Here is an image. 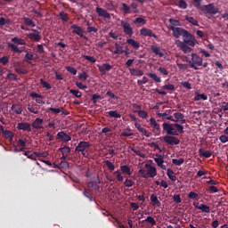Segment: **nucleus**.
Here are the masks:
<instances>
[{
  "mask_svg": "<svg viewBox=\"0 0 228 228\" xmlns=\"http://www.w3.org/2000/svg\"><path fill=\"white\" fill-rule=\"evenodd\" d=\"M66 71H68V73L76 76L77 74V69H76V68L74 67H70V66H66L65 67Z\"/></svg>",
  "mask_w": 228,
  "mask_h": 228,
  "instance_id": "nucleus-40",
  "label": "nucleus"
},
{
  "mask_svg": "<svg viewBox=\"0 0 228 228\" xmlns=\"http://www.w3.org/2000/svg\"><path fill=\"white\" fill-rule=\"evenodd\" d=\"M186 45L187 44L183 43V41H181V40H175V45H177V47H179V49H181V51H183V53H184V54H188V53H191V48H190Z\"/></svg>",
  "mask_w": 228,
  "mask_h": 228,
  "instance_id": "nucleus-11",
  "label": "nucleus"
},
{
  "mask_svg": "<svg viewBox=\"0 0 228 228\" xmlns=\"http://www.w3.org/2000/svg\"><path fill=\"white\" fill-rule=\"evenodd\" d=\"M96 13H98V16L107 20H110V13H109L105 9L102 7H96Z\"/></svg>",
  "mask_w": 228,
  "mask_h": 228,
  "instance_id": "nucleus-12",
  "label": "nucleus"
},
{
  "mask_svg": "<svg viewBox=\"0 0 228 228\" xmlns=\"http://www.w3.org/2000/svg\"><path fill=\"white\" fill-rule=\"evenodd\" d=\"M59 17L61 18V20L68 22V15L65 12H59Z\"/></svg>",
  "mask_w": 228,
  "mask_h": 228,
  "instance_id": "nucleus-60",
  "label": "nucleus"
},
{
  "mask_svg": "<svg viewBox=\"0 0 228 228\" xmlns=\"http://www.w3.org/2000/svg\"><path fill=\"white\" fill-rule=\"evenodd\" d=\"M97 100H102V95L97 94H92V103L94 104L97 103Z\"/></svg>",
  "mask_w": 228,
  "mask_h": 228,
  "instance_id": "nucleus-52",
  "label": "nucleus"
},
{
  "mask_svg": "<svg viewBox=\"0 0 228 228\" xmlns=\"http://www.w3.org/2000/svg\"><path fill=\"white\" fill-rule=\"evenodd\" d=\"M44 120L42 118H37L33 123L29 124V126H32L33 129H44V126H42Z\"/></svg>",
  "mask_w": 228,
  "mask_h": 228,
  "instance_id": "nucleus-16",
  "label": "nucleus"
},
{
  "mask_svg": "<svg viewBox=\"0 0 228 228\" xmlns=\"http://www.w3.org/2000/svg\"><path fill=\"white\" fill-rule=\"evenodd\" d=\"M162 129L167 135L162 136V140L166 144L171 145V146H176L179 145L181 141L179 138L175 136H179V134H184V126L182 125H179L177 123L175 124H170V123H162Z\"/></svg>",
  "mask_w": 228,
  "mask_h": 228,
  "instance_id": "nucleus-1",
  "label": "nucleus"
},
{
  "mask_svg": "<svg viewBox=\"0 0 228 228\" xmlns=\"http://www.w3.org/2000/svg\"><path fill=\"white\" fill-rule=\"evenodd\" d=\"M127 44L134 50H138L140 48V44L133 38L127 39Z\"/></svg>",
  "mask_w": 228,
  "mask_h": 228,
  "instance_id": "nucleus-24",
  "label": "nucleus"
},
{
  "mask_svg": "<svg viewBox=\"0 0 228 228\" xmlns=\"http://www.w3.org/2000/svg\"><path fill=\"white\" fill-rule=\"evenodd\" d=\"M78 77L81 81H86V78H88V75L86 72H83L79 74Z\"/></svg>",
  "mask_w": 228,
  "mask_h": 228,
  "instance_id": "nucleus-63",
  "label": "nucleus"
},
{
  "mask_svg": "<svg viewBox=\"0 0 228 228\" xmlns=\"http://www.w3.org/2000/svg\"><path fill=\"white\" fill-rule=\"evenodd\" d=\"M107 114L109 115V117L112 118H120L121 115H119V113H118V111L116 110H110L109 112H107Z\"/></svg>",
  "mask_w": 228,
  "mask_h": 228,
  "instance_id": "nucleus-41",
  "label": "nucleus"
},
{
  "mask_svg": "<svg viewBox=\"0 0 228 228\" xmlns=\"http://www.w3.org/2000/svg\"><path fill=\"white\" fill-rule=\"evenodd\" d=\"M23 20H24V24H26V26H28V27H31V28L36 27L35 22L30 18L24 17Z\"/></svg>",
  "mask_w": 228,
  "mask_h": 228,
  "instance_id": "nucleus-35",
  "label": "nucleus"
},
{
  "mask_svg": "<svg viewBox=\"0 0 228 228\" xmlns=\"http://www.w3.org/2000/svg\"><path fill=\"white\" fill-rule=\"evenodd\" d=\"M208 191L211 194L217 193V192L219 191V190H217V188H216V186H214V185L208 186Z\"/></svg>",
  "mask_w": 228,
  "mask_h": 228,
  "instance_id": "nucleus-59",
  "label": "nucleus"
},
{
  "mask_svg": "<svg viewBox=\"0 0 228 228\" xmlns=\"http://www.w3.org/2000/svg\"><path fill=\"white\" fill-rule=\"evenodd\" d=\"M83 196H85V198L88 199V200L90 202L94 201V198L92 197V194L89 191H86V190H85V191H83Z\"/></svg>",
  "mask_w": 228,
  "mask_h": 228,
  "instance_id": "nucleus-54",
  "label": "nucleus"
},
{
  "mask_svg": "<svg viewBox=\"0 0 228 228\" xmlns=\"http://www.w3.org/2000/svg\"><path fill=\"white\" fill-rule=\"evenodd\" d=\"M173 118L175 119H171V122H179V120L184 119V116L181 112L173 113Z\"/></svg>",
  "mask_w": 228,
  "mask_h": 228,
  "instance_id": "nucleus-29",
  "label": "nucleus"
},
{
  "mask_svg": "<svg viewBox=\"0 0 228 228\" xmlns=\"http://www.w3.org/2000/svg\"><path fill=\"white\" fill-rule=\"evenodd\" d=\"M198 152H200V157H203L205 159L212 157V152L210 151H205V149L203 148H200V151H198Z\"/></svg>",
  "mask_w": 228,
  "mask_h": 228,
  "instance_id": "nucleus-20",
  "label": "nucleus"
},
{
  "mask_svg": "<svg viewBox=\"0 0 228 228\" xmlns=\"http://www.w3.org/2000/svg\"><path fill=\"white\" fill-rule=\"evenodd\" d=\"M192 1H193V6L198 10L203 12V13L205 14L216 15L219 12L217 8H216L212 4H208L207 5L201 6V3L203 2V0H192Z\"/></svg>",
  "mask_w": 228,
  "mask_h": 228,
  "instance_id": "nucleus-3",
  "label": "nucleus"
},
{
  "mask_svg": "<svg viewBox=\"0 0 228 228\" xmlns=\"http://www.w3.org/2000/svg\"><path fill=\"white\" fill-rule=\"evenodd\" d=\"M150 200H151V203L153 206H156L157 208H160V201L157 198V195L151 194L150 197Z\"/></svg>",
  "mask_w": 228,
  "mask_h": 228,
  "instance_id": "nucleus-26",
  "label": "nucleus"
},
{
  "mask_svg": "<svg viewBox=\"0 0 228 228\" xmlns=\"http://www.w3.org/2000/svg\"><path fill=\"white\" fill-rule=\"evenodd\" d=\"M134 185V182H133V180L131 179H126V182H124V186H126V188H131Z\"/></svg>",
  "mask_w": 228,
  "mask_h": 228,
  "instance_id": "nucleus-48",
  "label": "nucleus"
},
{
  "mask_svg": "<svg viewBox=\"0 0 228 228\" xmlns=\"http://www.w3.org/2000/svg\"><path fill=\"white\" fill-rule=\"evenodd\" d=\"M133 23L144 25L145 20H143V18L138 17V18L134 19V21H133Z\"/></svg>",
  "mask_w": 228,
  "mask_h": 228,
  "instance_id": "nucleus-58",
  "label": "nucleus"
},
{
  "mask_svg": "<svg viewBox=\"0 0 228 228\" xmlns=\"http://www.w3.org/2000/svg\"><path fill=\"white\" fill-rule=\"evenodd\" d=\"M140 35L142 37L155 38V40L159 39L157 35H155L151 29H149L147 28H142V29H140Z\"/></svg>",
  "mask_w": 228,
  "mask_h": 228,
  "instance_id": "nucleus-10",
  "label": "nucleus"
},
{
  "mask_svg": "<svg viewBox=\"0 0 228 228\" xmlns=\"http://www.w3.org/2000/svg\"><path fill=\"white\" fill-rule=\"evenodd\" d=\"M187 4L184 0H179V8L184 10L187 8Z\"/></svg>",
  "mask_w": 228,
  "mask_h": 228,
  "instance_id": "nucleus-61",
  "label": "nucleus"
},
{
  "mask_svg": "<svg viewBox=\"0 0 228 228\" xmlns=\"http://www.w3.org/2000/svg\"><path fill=\"white\" fill-rule=\"evenodd\" d=\"M151 52L160 58L164 57V53L156 45H151Z\"/></svg>",
  "mask_w": 228,
  "mask_h": 228,
  "instance_id": "nucleus-23",
  "label": "nucleus"
},
{
  "mask_svg": "<svg viewBox=\"0 0 228 228\" xmlns=\"http://www.w3.org/2000/svg\"><path fill=\"white\" fill-rule=\"evenodd\" d=\"M16 45H26V40L20 37H12L11 38V43H7V48H9L11 52L18 54L24 53V47H18Z\"/></svg>",
  "mask_w": 228,
  "mask_h": 228,
  "instance_id": "nucleus-2",
  "label": "nucleus"
},
{
  "mask_svg": "<svg viewBox=\"0 0 228 228\" xmlns=\"http://www.w3.org/2000/svg\"><path fill=\"white\" fill-rule=\"evenodd\" d=\"M221 111H228V102H223V104H221V109L219 110V112Z\"/></svg>",
  "mask_w": 228,
  "mask_h": 228,
  "instance_id": "nucleus-62",
  "label": "nucleus"
},
{
  "mask_svg": "<svg viewBox=\"0 0 228 228\" xmlns=\"http://www.w3.org/2000/svg\"><path fill=\"white\" fill-rule=\"evenodd\" d=\"M142 224H148L151 226H155L157 225V221H155L154 217L148 216V217H145V220L142 221Z\"/></svg>",
  "mask_w": 228,
  "mask_h": 228,
  "instance_id": "nucleus-21",
  "label": "nucleus"
},
{
  "mask_svg": "<svg viewBox=\"0 0 228 228\" xmlns=\"http://www.w3.org/2000/svg\"><path fill=\"white\" fill-rule=\"evenodd\" d=\"M148 77H150V78L153 79V81H155V83H160L161 79L159 76H157V74L155 73H148Z\"/></svg>",
  "mask_w": 228,
  "mask_h": 228,
  "instance_id": "nucleus-42",
  "label": "nucleus"
},
{
  "mask_svg": "<svg viewBox=\"0 0 228 228\" xmlns=\"http://www.w3.org/2000/svg\"><path fill=\"white\" fill-rule=\"evenodd\" d=\"M183 37V44L188 45L191 47L195 46V44H197V40L195 37H193L192 35H187V36H181Z\"/></svg>",
  "mask_w": 228,
  "mask_h": 228,
  "instance_id": "nucleus-8",
  "label": "nucleus"
},
{
  "mask_svg": "<svg viewBox=\"0 0 228 228\" xmlns=\"http://www.w3.org/2000/svg\"><path fill=\"white\" fill-rule=\"evenodd\" d=\"M162 89L169 92H174L175 91V86L172 84H166L165 86H162Z\"/></svg>",
  "mask_w": 228,
  "mask_h": 228,
  "instance_id": "nucleus-38",
  "label": "nucleus"
},
{
  "mask_svg": "<svg viewBox=\"0 0 228 228\" xmlns=\"http://www.w3.org/2000/svg\"><path fill=\"white\" fill-rule=\"evenodd\" d=\"M28 38L33 42H40V34L29 33L28 34Z\"/></svg>",
  "mask_w": 228,
  "mask_h": 228,
  "instance_id": "nucleus-22",
  "label": "nucleus"
},
{
  "mask_svg": "<svg viewBox=\"0 0 228 228\" xmlns=\"http://www.w3.org/2000/svg\"><path fill=\"white\" fill-rule=\"evenodd\" d=\"M32 126L29 125V123H18L16 124V129L24 131V132H31Z\"/></svg>",
  "mask_w": 228,
  "mask_h": 228,
  "instance_id": "nucleus-14",
  "label": "nucleus"
},
{
  "mask_svg": "<svg viewBox=\"0 0 228 228\" xmlns=\"http://www.w3.org/2000/svg\"><path fill=\"white\" fill-rule=\"evenodd\" d=\"M171 163H173V165H175L177 167H181L183 163H184V159H171Z\"/></svg>",
  "mask_w": 228,
  "mask_h": 228,
  "instance_id": "nucleus-39",
  "label": "nucleus"
},
{
  "mask_svg": "<svg viewBox=\"0 0 228 228\" xmlns=\"http://www.w3.org/2000/svg\"><path fill=\"white\" fill-rule=\"evenodd\" d=\"M69 28H71V33L79 36V37H81V38L86 39V37L84 35L85 31L83 30V28L81 27H79L77 25H71V26H69Z\"/></svg>",
  "mask_w": 228,
  "mask_h": 228,
  "instance_id": "nucleus-9",
  "label": "nucleus"
},
{
  "mask_svg": "<svg viewBox=\"0 0 228 228\" xmlns=\"http://www.w3.org/2000/svg\"><path fill=\"white\" fill-rule=\"evenodd\" d=\"M169 29L173 32V37L179 38L183 36H191L186 29L179 27H170Z\"/></svg>",
  "mask_w": 228,
  "mask_h": 228,
  "instance_id": "nucleus-5",
  "label": "nucleus"
},
{
  "mask_svg": "<svg viewBox=\"0 0 228 228\" xmlns=\"http://www.w3.org/2000/svg\"><path fill=\"white\" fill-rule=\"evenodd\" d=\"M208 98L205 94H195V102L207 101Z\"/></svg>",
  "mask_w": 228,
  "mask_h": 228,
  "instance_id": "nucleus-36",
  "label": "nucleus"
},
{
  "mask_svg": "<svg viewBox=\"0 0 228 228\" xmlns=\"http://www.w3.org/2000/svg\"><path fill=\"white\" fill-rule=\"evenodd\" d=\"M184 20L186 21H188V23H190L195 27H199V23H197V20L193 17L184 16Z\"/></svg>",
  "mask_w": 228,
  "mask_h": 228,
  "instance_id": "nucleus-33",
  "label": "nucleus"
},
{
  "mask_svg": "<svg viewBox=\"0 0 228 228\" xmlns=\"http://www.w3.org/2000/svg\"><path fill=\"white\" fill-rule=\"evenodd\" d=\"M219 142L221 143H227V142H228L227 135L223 134V135L219 136Z\"/></svg>",
  "mask_w": 228,
  "mask_h": 228,
  "instance_id": "nucleus-64",
  "label": "nucleus"
},
{
  "mask_svg": "<svg viewBox=\"0 0 228 228\" xmlns=\"http://www.w3.org/2000/svg\"><path fill=\"white\" fill-rule=\"evenodd\" d=\"M129 73L131 74V76H134V77L143 76V71L136 69H129Z\"/></svg>",
  "mask_w": 228,
  "mask_h": 228,
  "instance_id": "nucleus-27",
  "label": "nucleus"
},
{
  "mask_svg": "<svg viewBox=\"0 0 228 228\" xmlns=\"http://www.w3.org/2000/svg\"><path fill=\"white\" fill-rule=\"evenodd\" d=\"M104 163L107 166V168H109V170L114 171L115 167L114 164H112V162H110V160H105Z\"/></svg>",
  "mask_w": 228,
  "mask_h": 228,
  "instance_id": "nucleus-56",
  "label": "nucleus"
},
{
  "mask_svg": "<svg viewBox=\"0 0 228 228\" xmlns=\"http://www.w3.org/2000/svg\"><path fill=\"white\" fill-rule=\"evenodd\" d=\"M100 183H102V181H100V177H98V179H96V182H88V183H86V186H88V188H92L97 186V184Z\"/></svg>",
  "mask_w": 228,
  "mask_h": 228,
  "instance_id": "nucleus-46",
  "label": "nucleus"
},
{
  "mask_svg": "<svg viewBox=\"0 0 228 228\" xmlns=\"http://www.w3.org/2000/svg\"><path fill=\"white\" fill-rule=\"evenodd\" d=\"M28 110L30 113H33L35 115L38 114V109H37L36 107H33V105H31V104H28Z\"/></svg>",
  "mask_w": 228,
  "mask_h": 228,
  "instance_id": "nucleus-47",
  "label": "nucleus"
},
{
  "mask_svg": "<svg viewBox=\"0 0 228 228\" xmlns=\"http://www.w3.org/2000/svg\"><path fill=\"white\" fill-rule=\"evenodd\" d=\"M92 146V144H90V142H79V143H77V146H76V152H81V155H83V157L86 158L88 157V153H86V151Z\"/></svg>",
  "mask_w": 228,
  "mask_h": 228,
  "instance_id": "nucleus-4",
  "label": "nucleus"
},
{
  "mask_svg": "<svg viewBox=\"0 0 228 228\" xmlns=\"http://www.w3.org/2000/svg\"><path fill=\"white\" fill-rule=\"evenodd\" d=\"M69 94L74 95L76 98L81 99L82 94H81V92H79L78 90L69 89Z\"/></svg>",
  "mask_w": 228,
  "mask_h": 228,
  "instance_id": "nucleus-37",
  "label": "nucleus"
},
{
  "mask_svg": "<svg viewBox=\"0 0 228 228\" xmlns=\"http://www.w3.org/2000/svg\"><path fill=\"white\" fill-rule=\"evenodd\" d=\"M169 24H171V26H175V27H179L181 26V22H179L178 20H175V19H169L168 20Z\"/></svg>",
  "mask_w": 228,
  "mask_h": 228,
  "instance_id": "nucleus-53",
  "label": "nucleus"
},
{
  "mask_svg": "<svg viewBox=\"0 0 228 228\" xmlns=\"http://www.w3.org/2000/svg\"><path fill=\"white\" fill-rule=\"evenodd\" d=\"M131 9H133V8L129 7V5L127 4H125V3L121 4V11H123L124 13L130 14Z\"/></svg>",
  "mask_w": 228,
  "mask_h": 228,
  "instance_id": "nucleus-34",
  "label": "nucleus"
},
{
  "mask_svg": "<svg viewBox=\"0 0 228 228\" xmlns=\"http://www.w3.org/2000/svg\"><path fill=\"white\" fill-rule=\"evenodd\" d=\"M131 151L134 152V154H136V156L144 159L145 158V154L142 153L140 151L134 149V148H131Z\"/></svg>",
  "mask_w": 228,
  "mask_h": 228,
  "instance_id": "nucleus-55",
  "label": "nucleus"
},
{
  "mask_svg": "<svg viewBox=\"0 0 228 228\" xmlns=\"http://www.w3.org/2000/svg\"><path fill=\"white\" fill-rule=\"evenodd\" d=\"M24 61H26V63L31 65V61H33V54L27 53L26 55L24 56Z\"/></svg>",
  "mask_w": 228,
  "mask_h": 228,
  "instance_id": "nucleus-44",
  "label": "nucleus"
},
{
  "mask_svg": "<svg viewBox=\"0 0 228 228\" xmlns=\"http://www.w3.org/2000/svg\"><path fill=\"white\" fill-rule=\"evenodd\" d=\"M201 63H203V59L195 53H191V61H190V69L199 70V68L197 67H201Z\"/></svg>",
  "mask_w": 228,
  "mask_h": 228,
  "instance_id": "nucleus-6",
  "label": "nucleus"
},
{
  "mask_svg": "<svg viewBox=\"0 0 228 228\" xmlns=\"http://www.w3.org/2000/svg\"><path fill=\"white\" fill-rule=\"evenodd\" d=\"M69 151L70 150H69V147L68 146L59 148V152H61V154H69Z\"/></svg>",
  "mask_w": 228,
  "mask_h": 228,
  "instance_id": "nucleus-49",
  "label": "nucleus"
},
{
  "mask_svg": "<svg viewBox=\"0 0 228 228\" xmlns=\"http://www.w3.org/2000/svg\"><path fill=\"white\" fill-rule=\"evenodd\" d=\"M145 168L147 169L145 170V173H148V175H150V177L154 178L155 176H157V168H155V167L150 164H145Z\"/></svg>",
  "mask_w": 228,
  "mask_h": 228,
  "instance_id": "nucleus-15",
  "label": "nucleus"
},
{
  "mask_svg": "<svg viewBox=\"0 0 228 228\" xmlns=\"http://www.w3.org/2000/svg\"><path fill=\"white\" fill-rule=\"evenodd\" d=\"M114 47L116 48L113 52L114 54H121L122 52L126 51V49L124 50V47L119 45L118 43H114Z\"/></svg>",
  "mask_w": 228,
  "mask_h": 228,
  "instance_id": "nucleus-30",
  "label": "nucleus"
},
{
  "mask_svg": "<svg viewBox=\"0 0 228 228\" xmlns=\"http://www.w3.org/2000/svg\"><path fill=\"white\" fill-rule=\"evenodd\" d=\"M134 127H136V130H138V132L142 133V134H143V136H145L147 138L151 137V133L148 132L143 127H142V126H140V124L134 123Z\"/></svg>",
  "mask_w": 228,
  "mask_h": 228,
  "instance_id": "nucleus-18",
  "label": "nucleus"
},
{
  "mask_svg": "<svg viewBox=\"0 0 228 228\" xmlns=\"http://www.w3.org/2000/svg\"><path fill=\"white\" fill-rule=\"evenodd\" d=\"M2 129V133L4 134V136H5V138L9 139V140H12V137L14 136V134H12V132L9 131V130H4V126H1Z\"/></svg>",
  "mask_w": 228,
  "mask_h": 228,
  "instance_id": "nucleus-28",
  "label": "nucleus"
},
{
  "mask_svg": "<svg viewBox=\"0 0 228 228\" xmlns=\"http://www.w3.org/2000/svg\"><path fill=\"white\" fill-rule=\"evenodd\" d=\"M57 140H61V142L66 143L72 141V137L68 135L65 132L61 131L57 133Z\"/></svg>",
  "mask_w": 228,
  "mask_h": 228,
  "instance_id": "nucleus-13",
  "label": "nucleus"
},
{
  "mask_svg": "<svg viewBox=\"0 0 228 228\" xmlns=\"http://www.w3.org/2000/svg\"><path fill=\"white\" fill-rule=\"evenodd\" d=\"M40 85H42V87L46 88L48 90L52 89V85H50V83H47L46 81H44L43 78H40Z\"/></svg>",
  "mask_w": 228,
  "mask_h": 228,
  "instance_id": "nucleus-45",
  "label": "nucleus"
},
{
  "mask_svg": "<svg viewBox=\"0 0 228 228\" xmlns=\"http://www.w3.org/2000/svg\"><path fill=\"white\" fill-rule=\"evenodd\" d=\"M119 173L126 175H132L133 172L131 171V167L127 165L120 166L119 167Z\"/></svg>",
  "mask_w": 228,
  "mask_h": 228,
  "instance_id": "nucleus-19",
  "label": "nucleus"
},
{
  "mask_svg": "<svg viewBox=\"0 0 228 228\" xmlns=\"http://www.w3.org/2000/svg\"><path fill=\"white\" fill-rule=\"evenodd\" d=\"M120 25L121 28H124V34H126V36L129 37H133V28L129 22L121 20Z\"/></svg>",
  "mask_w": 228,
  "mask_h": 228,
  "instance_id": "nucleus-7",
  "label": "nucleus"
},
{
  "mask_svg": "<svg viewBox=\"0 0 228 228\" xmlns=\"http://www.w3.org/2000/svg\"><path fill=\"white\" fill-rule=\"evenodd\" d=\"M11 110L14 111V113H16V115L22 114V108H20V106H18L16 104H12V106H11Z\"/></svg>",
  "mask_w": 228,
  "mask_h": 228,
  "instance_id": "nucleus-32",
  "label": "nucleus"
},
{
  "mask_svg": "<svg viewBox=\"0 0 228 228\" xmlns=\"http://www.w3.org/2000/svg\"><path fill=\"white\" fill-rule=\"evenodd\" d=\"M11 20L5 19L4 17L0 18V27H4L5 25H11Z\"/></svg>",
  "mask_w": 228,
  "mask_h": 228,
  "instance_id": "nucleus-43",
  "label": "nucleus"
},
{
  "mask_svg": "<svg viewBox=\"0 0 228 228\" xmlns=\"http://www.w3.org/2000/svg\"><path fill=\"white\" fill-rule=\"evenodd\" d=\"M136 113L138 114V117H140V118H147V112L145 110H136Z\"/></svg>",
  "mask_w": 228,
  "mask_h": 228,
  "instance_id": "nucleus-51",
  "label": "nucleus"
},
{
  "mask_svg": "<svg viewBox=\"0 0 228 228\" xmlns=\"http://www.w3.org/2000/svg\"><path fill=\"white\" fill-rule=\"evenodd\" d=\"M150 125L151 126V127H153V129L159 131L160 130V125H159V123H157V121L155 120V118H151L150 119Z\"/></svg>",
  "mask_w": 228,
  "mask_h": 228,
  "instance_id": "nucleus-31",
  "label": "nucleus"
},
{
  "mask_svg": "<svg viewBox=\"0 0 228 228\" xmlns=\"http://www.w3.org/2000/svg\"><path fill=\"white\" fill-rule=\"evenodd\" d=\"M81 57L86 61H88V62L90 63H95V59L92 56H88V55H81Z\"/></svg>",
  "mask_w": 228,
  "mask_h": 228,
  "instance_id": "nucleus-57",
  "label": "nucleus"
},
{
  "mask_svg": "<svg viewBox=\"0 0 228 228\" xmlns=\"http://www.w3.org/2000/svg\"><path fill=\"white\" fill-rule=\"evenodd\" d=\"M114 175H116V180L118 182H124V176H121V173L119 171H114Z\"/></svg>",
  "mask_w": 228,
  "mask_h": 228,
  "instance_id": "nucleus-50",
  "label": "nucleus"
},
{
  "mask_svg": "<svg viewBox=\"0 0 228 228\" xmlns=\"http://www.w3.org/2000/svg\"><path fill=\"white\" fill-rule=\"evenodd\" d=\"M195 209L200 210L203 213L210 214V207L205 204H201L200 207H196Z\"/></svg>",
  "mask_w": 228,
  "mask_h": 228,
  "instance_id": "nucleus-25",
  "label": "nucleus"
},
{
  "mask_svg": "<svg viewBox=\"0 0 228 228\" xmlns=\"http://www.w3.org/2000/svg\"><path fill=\"white\" fill-rule=\"evenodd\" d=\"M98 69L100 70L102 76H105L107 71H110V69H112V66H110L109 63H103L102 66L98 67Z\"/></svg>",
  "mask_w": 228,
  "mask_h": 228,
  "instance_id": "nucleus-17",
  "label": "nucleus"
}]
</instances>
